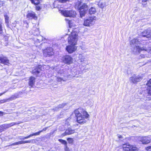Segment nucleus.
I'll return each instance as SVG.
<instances>
[{
    "label": "nucleus",
    "instance_id": "1",
    "mask_svg": "<svg viewBox=\"0 0 151 151\" xmlns=\"http://www.w3.org/2000/svg\"><path fill=\"white\" fill-rule=\"evenodd\" d=\"M131 45H134L135 47H134L133 51L135 53H139L142 50L149 51L148 55H146L147 57H151V44H146L145 41H141V42L137 39L134 38L130 42Z\"/></svg>",
    "mask_w": 151,
    "mask_h": 151
},
{
    "label": "nucleus",
    "instance_id": "2",
    "mask_svg": "<svg viewBox=\"0 0 151 151\" xmlns=\"http://www.w3.org/2000/svg\"><path fill=\"white\" fill-rule=\"evenodd\" d=\"M74 113L76 117L77 122L81 124H83L86 122V119L88 118L89 115L84 109L80 108L75 110Z\"/></svg>",
    "mask_w": 151,
    "mask_h": 151
},
{
    "label": "nucleus",
    "instance_id": "3",
    "mask_svg": "<svg viewBox=\"0 0 151 151\" xmlns=\"http://www.w3.org/2000/svg\"><path fill=\"white\" fill-rule=\"evenodd\" d=\"M78 34L77 32L74 31L72 32L68 38L69 44L72 45H76L78 40Z\"/></svg>",
    "mask_w": 151,
    "mask_h": 151
},
{
    "label": "nucleus",
    "instance_id": "4",
    "mask_svg": "<svg viewBox=\"0 0 151 151\" xmlns=\"http://www.w3.org/2000/svg\"><path fill=\"white\" fill-rule=\"evenodd\" d=\"M96 19V17L94 16L88 17L84 19L83 24L86 26H91L95 24Z\"/></svg>",
    "mask_w": 151,
    "mask_h": 151
},
{
    "label": "nucleus",
    "instance_id": "5",
    "mask_svg": "<svg viewBox=\"0 0 151 151\" xmlns=\"http://www.w3.org/2000/svg\"><path fill=\"white\" fill-rule=\"evenodd\" d=\"M62 14L65 17H74L76 15V12L73 10L70 11L65 10L61 12Z\"/></svg>",
    "mask_w": 151,
    "mask_h": 151
},
{
    "label": "nucleus",
    "instance_id": "6",
    "mask_svg": "<svg viewBox=\"0 0 151 151\" xmlns=\"http://www.w3.org/2000/svg\"><path fill=\"white\" fill-rule=\"evenodd\" d=\"M137 140L142 144H147L150 143L151 139L148 137L139 136L137 138Z\"/></svg>",
    "mask_w": 151,
    "mask_h": 151
},
{
    "label": "nucleus",
    "instance_id": "7",
    "mask_svg": "<svg viewBox=\"0 0 151 151\" xmlns=\"http://www.w3.org/2000/svg\"><path fill=\"white\" fill-rule=\"evenodd\" d=\"M63 62L68 65H70L73 63V58L69 55H66L63 56L62 58Z\"/></svg>",
    "mask_w": 151,
    "mask_h": 151
},
{
    "label": "nucleus",
    "instance_id": "8",
    "mask_svg": "<svg viewBox=\"0 0 151 151\" xmlns=\"http://www.w3.org/2000/svg\"><path fill=\"white\" fill-rule=\"evenodd\" d=\"M142 79V77L139 76L134 75L130 78V81L133 83L139 82Z\"/></svg>",
    "mask_w": 151,
    "mask_h": 151
},
{
    "label": "nucleus",
    "instance_id": "9",
    "mask_svg": "<svg viewBox=\"0 0 151 151\" xmlns=\"http://www.w3.org/2000/svg\"><path fill=\"white\" fill-rule=\"evenodd\" d=\"M43 55L46 57H48L53 54L52 49L51 47H48L43 51Z\"/></svg>",
    "mask_w": 151,
    "mask_h": 151
},
{
    "label": "nucleus",
    "instance_id": "10",
    "mask_svg": "<svg viewBox=\"0 0 151 151\" xmlns=\"http://www.w3.org/2000/svg\"><path fill=\"white\" fill-rule=\"evenodd\" d=\"M141 35L143 37H146L147 38H151V30L147 29L142 32Z\"/></svg>",
    "mask_w": 151,
    "mask_h": 151
},
{
    "label": "nucleus",
    "instance_id": "11",
    "mask_svg": "<svg viewBox=\"0 0 151 151\" xmlns=\"http://www.w3.org/2000/svg\"><path fill=\"white\" fill-rule=\"evenodd\" d=\"M75 45H69L67 46L66 50L69 53H71L75 52L77 49V47Z\"/></svg>",
    "mask_w": 151,
    "mask_h": 151
},
{
    "label": "nucleus",
    "instance_id": "12",
    "mask_svg": "<svg viewBox=\"0 0 151 151\" xmlns=\"http://www.w3.org/2000/svg\"><path fill=\"white\" fill-rule=\"evenodd\" d=\"M56 71L59 74H60L61 76H65L67 75V72L65 68H58L56 69Z\"/></svg>",
    "mask_w": 151,
    "mask_h": 151
},
{
    "label": "nucleus",
    "instance_id": "13",
    "mask_svg": "<svg viewBox=\"0 0 151 151\" xmlns=\"http://www.w3.org/2000/svg\"><path fill=\"white\" fill-rule=\"evenodd\" d=\"M36 14L35 13L33 12L30 11L29 12L27 15V18L29 19H37V17L36 16Z\"/></svg>",
    "mask_w": 151,
    "mask_h": 151
},
{
    "label": "nucleus",
    "instance_id": "14",
    "mask_svg": "<svg viewBox=\"0 0 151 151\" xmlns=\"http://www.w3.org/2000/svg\"><path fill=\"white\" fill-rule=\"evenodd\" d=\"M75 129H72L71 128H68L65 131V132L62 134L63 136H64L66 135H70L73 134L75 132Z\"/></svg>",
    "mask_w": 151,
    "mask_h": 151
},
{
    "label": "nucleus",
    "instance_id": "15",
    "mask_svg": "<svg viewBox=\"0 0 151 151\" xmlns=\"http://www.w3.org/2000/svg\"><path fill=\"white\" fill-rule=\"evenodd\" d=\"M9 60L7 58L0 56V63L4 65H8L9 63Z\"/></svg>",
    "mask_w": 151,
    "mask_h": 151
},
{
    "label": "nucleus",
    "instance_id": "16",
    "mask_svg": "<svg viewBox=\"0 0 151 151\" xmlns=\"http://www.w3.org/2000/svg\"><path fill=\"white\" fill-rule=\"evenodd\" d=\"M44 66L41 65H39L38 67L35 69L33 70L32 73L35 75H36L39 73L41 70H42V68H44Z\"/></svg>",
    "mask_w": 151,
    "mask_h": 151
},
{
    "label": "nucleus",
    "instance_id": "17",
    "mask_svg": "<svg viewBox=\"0 0 151 151\" xmlns=\"http://www.w3.org/2000/svg\"><path fill=\"white\" fill-rule=\"evenodd\" d=\"M147 93L145 94L146 97L143 98L145 101L150 100L151 99V88L147 90Z\"/></svg>",
    "mask_w": 151,
    "mask_h": 151
},
{
    "label": "nucleus",
    "instance_id": "18",
    "mask_svg": "<svg viewBox=\"0 0 151 151\" xmlns=\"http://www.w3.org/2000/svg\"><path fill=\"white\" fill-rule=\"evenodd\" d=\"M78 62L79 63H83L86 61V59L85 56L82 54H80L78 56Z\"/></svg>",
    "mask_w": 151,
    "mask_h": 151
},
{
    "label": "nucleus",
    "instance_id": "19",
    "mask_svg": "<svg viewBox=\"0 0 151 151\" xmlns=\"http://www.w3.org/2000/svg\"><path fill=\"white\" fill-rule=\"evenodd\" d=\"M16 97L15 96H12L10 98L6 99L1 100H0V104L3 103L9 102L16 99Z\"/></svg>",
    "mask_w": 151,
    "mask_h": 151
},
{
    "label": "nucleus",
    "instance_id": "20",
    "mask_svg": "<svg viewBox=\"0 0 151 151\" xmlns=\"http://www.w3.org/2000/svg\"><path fill=\"white\" fill-rule=\"evenodd\" d=\"M31 142V140H27V141H19L17 142H16L15 143H13L11 145L13 146V145H19L20 144H25L26 143H30Z\"/></svg>",
    "mask_w": 151,
    "mask_h": 151
},
{
    "label": "nucleus",
    "instance_id": "21",
    "mask_svg": "<svg viewBox=\"0 0 151 151\" xmlns=\"http://www.w3.org/2000/svg\"><path fill=\"white\" fill-rule=\"evenodd\" d=\"M35 82V78L33 77H31L29 79V86L32 87L34 85Z\"/></svg>",
    "mask_w": 151,
    "mask_h": 151
},
{
    "label": "nucleus",
    "instance_id": "22",
    "mask_svg": "<svg viewBox=\"0 0 151 151\" xmlns=\"http://www.w3.org/2000/svg\"><path fill=\"white\" fill-rule=\"evenodd\" d=\"M79 10H87L88 9V6L87 5L85 4H83L81 6H79Z\"/></svg>",
    "mask_w": 151,
    "mask_h": 151
},
{
    "label": "nucleus",
    "instance_id": "23",
    "mask_svg": "<svg viewBox=\"0 0 151 151\" xmlns=\"http://www.w3.org/2000/svg\"><path fill=\"white\" fill-rule=\"evenodd\" d=\"M130 145H131L127 144L123 145L122 147L124 150L127 151H129L130 147Z\"/></svg>",
    "mask_w": 151,
    "mask_h": 151
},
{
    "label": "nucleus",
    "instance_id": "24",
    "mask_svg": "<svg viewBox=\"0 0 151 151\" xmlns=\"http://www.w3.org/2000/svg\"><path fill=\"white\" fill-rule=\"evenodd\" d=\"M99 6L101 8L103 9L106 6L105 2L100 1L98 4Z\"/></svg>",
    "mask_w": 151,
    "mask_h": 151
},
{
    "label": "nucleus",
    "instance_id": "25",
    "mask_svg": "<svg viewBox=\"0 0 151 151\" xmlns=\"http://www.w3.org/2000/svg\"><path fill=\"white\" fill-rule=\"evenodd\" d=\"M65 103H63L61 104H60L57 107H55L53 109L55 111H57L58 110V109L62 108H63L65 105Z\"/></svg>",
    "mask_w": 151,
    "mask_h": 151
},
{
    "label": "nucleus",
    "instance_id": "26",
    "mask_svg": "<svg viewBox=\"0 0 151 151\" xmlns=\"http://www.w3.org/2000/svg\"><path fill=\"white\" fill-rule=\"evenodd\" d=\"M96 12V10L95 8L92 7L89 9V13L90 14H95Z\"/></svg>",
    "mask_w": 151,
    "mask_h": 151
},
{
    "label": "nucleus",
    "instance_id": "27",
    "mask_svg": "<svg viewBox=\"0 0 151 151\" xmlns=\"http://www.w3.org/2000/svg\"><path fill=\"white\" fill-rule=\"evenodd\" d=\"M138 148L134 145H130L129 151H138Z\"/></svg>",
    "mask_w": 151,
    "mask_h": 151
},
{
    "label": "nucleus",
    "instance_id": "28",
    "mask_svg": "<svg viewBox=\"0 0 151 151\" xmlns=\"http://www.w3.org/2000/svg\"><path fill=\"white\" fill-rule=\"evenodd\" d=\"M79 10L81 17H82L84 16L87 10Z\"/></svg>",
    "mask_w": 151,
    "mask_h": 151
},
{
    "label": "nucleus",
    "instance_id": "29",
    "mask_svg": "<svg viewBox=\"0 0 151 151\" xmlns=\"http://www.w3.org/2000/svg\"><path fill=\"white\" fill-rule=\"evenodd\" d=\"M41 132H42V131H40L37 132L30 134V135H29V136L30 137L33 136H37L39 135H40V133Z\"/></svg>",
    "mask_w": 151,
    "mask_h": 151
},
{
    "label": "nucleus",
    "instance_id": "30",
    "mask_svg": "<svg viewBox=\"0 0 151 151\" xmlns=\"http://www.w3.org/2000/svg\"><path fill=\"white\" fill-rule=\"evenodd\" d=\"M58 141L62 144L64 145L65 147H66V148H67V142L66 141L61 139H59Z\"/></svg>",
    "mask_w": 151,
    "mask_h": 151
},
{
    "label": "nucleus",
    "instance_id": "31",
    "mask_svg": "<svg viewBox=\"0 0 151 151\" xmlns=\"http://www.w3.org/2000/svg\"><path fill=\"white\" fill-rule=\"evenodd\" d=\"M32 3L35 4V5H37L40 3L39 0H30Z\"/></svg>",
    "mask_w": 151,
    "mask_h": 151
},
{
    "label": "nucleus",
    "instance_id": "32",
    "mask_svg": "<svg viewBox=\"0 0 151 151\" xmlns=\"http://www.w3.org/2000/svg\"><path fill=\"white\" fill-rule=\"evenodd\" d=\"M35 41L36 42H40L42 40V38L41 37H38L37 38H35Z\"/></svg>",
    "mask_w": 151,
    "mask_h": 151
},
{
    "label": "nucleus",
    "instance_id": "33",
    "mask_svg": "<svg viewBox=\"0 0 151 151\" xmlns=\"http://www.w3.org/2000/svg\"><path fill=\"white\" fill-rule=\"evenodd\" d=\"M147 85L149 87L147 89L149 90V88H151V79L147 82Z\"/></svg>",
    "mask_w": 151,
    "mask_h": 151
},
{
    "label": "nucleus",
    "instance_id": "34",
    "mask_svg": "<svg viewBox=\"0 0 151 151\" xmlns=\"http://www.w3.org/2000/svg\"><path fill=\"white\" fill-rule=\"evenodd\" d=\"M30 137L29 136V135L28 136L23 137H19V138L21 140H24L25 139H27L28 138H29Z\"/></svg>",
    "mask_w": 151,
    "mask_h": 151
},
{
    "label": "nucleus",
    "instance_id": "35",
    "mask_svg": "<svg viewBox=\"0 0 151 151\" xmlns=\"http://www.w3.org/2000/svg\"><path fill=\"white\" fill-rule=\"evenodd\" d=\"M3 127L4 128H8L10 127L9 124H4L3 125Z\"/></svg>",
    "mask_w": 151,
    "mask_h": 151
},
{
    "label": "nucleus",
    "instance_id": "36",
    "mask_svg": "<svg viewBox=\"0 0 151 151\" xmlns=\"http://www.w3.org/2000/svg\"><path fill=\"white\" fill-rule=\"evenodd\" d=\"M67 140L70 143H71L73 142V140L72 138H68Z\"/></svg>",
    "mask_w": 151,
    "mask_h": 151
},
{
    "label": "nucleus",
    "instance_id": "37",
    "mask_svg": "<svg viewBox=\"0 0 151 151\" xmlns=\"http://www.w3.org/2000/svg\"><path fill=\"white\" fill-rule=\"evenodd\" d=\"M57 80L58 82H61L62 81H64V80H63L62 78H61L59 77H57Z\"/></svg>",
    "mask_w": 151,
    "mask_h": 151
},
{
    "label": "nucleus",
    "instance_id": "38",
    "mask_svg": "<svg viewBox=\"0 0 151 151\" xmlns=\"http://www.w3.org/2000/svg\"><path fill=\"white\" fill-rule=\"evenodd\" d=\"M4 17L5 19L6 22V23H8V22L9 17L6 15H5Z\"/></svg>",
    "mask_w": 151,
    "mask_h": 151
},
{
    "label": "nucleus",
    "instance_id": "39",
    "mask_svg": "<svg viewBox=\"0 0 151 151\" xmlns=\"http://www.w3.org/2000/svg\"><path fill=\"white\" fill-rule=\"evenodd\" d=\"M17 124V123L15 122H12L11 123L9 124L10 127Z\"/></svg>",
    "mask_w": 151,
    "mask_h": 151
},
{
    "label": "nucleus",
    "instance_id": "40",
    "mask_svg": "<svg viewBox=\"0 0 151 151\" xmlns=\"http://www.w3.org/2000/svg\"><path fill=\"white\" fill-rule=\"evenodd\" d=\"M35 9L36 10L38 11L40 9H41V8L40 6H36Z\"/></svg>",
    "mask_w": 151,
    "mask_h": 151
},
{
    "label": "nucleus",
    "instance_id": "41",
    "mask_svg": "<svg viewBox=\"0 0 151 151\" xmlns=\"http://www.w3.org/2000/svg\"><path fill=\"white\" fill-rule=\"evenodd\" d=\"M65 20L67 21V22L68 23V24H69V26L70 27V20H69L68 19H65Z\"/></svg>",
    "mask_w": 151,
    "mask_h": 151
},
{
    "label": "nucleus",
    "instance_id": "42",
    "mask_svg": "<svg viewBox=\"0 0 151 151\" xmlns=\"http://www.w3.org/2000/svg\"><path fill=\"white\" fill-rule=\"evenodd\" d=\"M147 151H151V146H149L146 148Z\"/></svg>",
    "mask_w": 151,
    "mask_h": 151
},
{
    "label": "nucleus",
    "instance_id": "43",
    "mask_svg": "<svg viewBox=\"0 0 151 151\" xmlns=\"http://www.w3.org/2000/svg\"><path fill=\"white\" fill-rule=\"evenodd\" d=\"M117 136L119 139H123V137H122V136L120 135V134H118Z\"/></svg>",
    "mask_w": 151,
    "mask_h": 151
},
{
    "label": "nucleus",
    "instance_id": "44",
    "mask_svg": "<svg viewBox=\"0 0 151 151\" xmlns=\"http://www.w3.org/2000/svg\"><path fill=\"white\" fill-rule=\"evenodd\" d=\"M6 114L2 111H0V116H2L3 115L5 114Z\"/></svg>",
    "mask_w": 151,
    "mask_h": 151
},
{
    "label": "nucleus",
    "instance_id": "45",
    "mask_svg": "<svg viewBox=\"0 0 151 151\" xmlns=\"http://www.w3.org/2000/svg\"><path fill=\"white\" fill-rule=\"evenodd\" d=\"M140 56L142 58H144L145 57V55L143 54L141 55Z\"/></svg>",
    "mask_w": 151,
    "mask_h": 151
},
{
    "label": "nucleus",
    "instance_id": "46",
    "mask_svg": "<svg viewBox=\"0 0 151 151\" xmlns=\"http://www.w3.org/2000/svg\"><path fill=\"white\" fill-rule=\"evenodd\" d=\"M2 32V29L1 27V25L0 27V34Z\"/></svg>",
    "mask_w": 151,
    "mask_h": 151
},
{
    "label": "nucleus",
    "instance_id": "47",
    "mask_svg": "<svg viewBox=\"0 0 151 151\" xmlns=\"http://www.w3.org/2000/svg\"><path fill=\"white\" fill-rule=\"evenodd\" d=\"M47 128H44L41 131H42V132L43 131H46V130H47Z\"/></svg>",
    "mask_w": 151,
    "mask_h": 151
},
{
    "label": "nucleus",
    "instance_id": "48",
    "mask_svg": "<svg viewBox=\"0 0 151 151\" xmlns=\"http://www.w3.org/2000/svg\"><path fill=\"white\" fill-rule=\"evenodd\" d=\"M5 93H6V92H3V93H0V96H2L3 94H4Z\"/></svg>",
    "mask_w": 151,
    "mask_h": 151
},
{
    "label": "nucleus",
    "instance_id": "49",
    "mask_svg": "<svg viewBox=\"0 0 151 151\" xmlns=\"http://www.w3.org/2000/svg\"><path fill=\"white\" fill-rule=\"evenodd\" d=\"M148 0H142V1L143 2H146Z\"/></svg>",
    "mask_w": 151,
    "mask_h": 151
},
{
    "label": "nucleus",
    "instance_id": "50",
    "mask_svg": "<svg viewBox=\"0 0 151 151\" xmlns=\"http://www.w3.org/2000/svg\"><path fill=\"white\" fill-rule=\"evenodd\" d=\"M65 147V150L66 151H67L68 150V148L67 147V148H66V147Z\"/></svg>",
    "mask_w": 151,
    "mask_h": 151
},
{
    "label": "nucleus",
    "instance_id": "51",
    "mask_svg": "<svg viewBox=\"0 0 151 151\" xmlns=\"http://www.w3.org/2000/svg\"><path fill=\"white\" fill-rule=\"evenodd\" d=\"M39 30L38 29H37V31L38 32V34H39Z\"/></svg>",
    "mask_w": 151,
    "mask_h": 151
}]
</instances>
